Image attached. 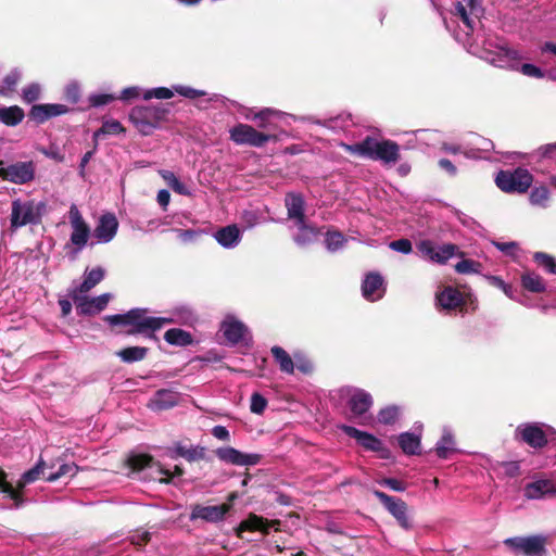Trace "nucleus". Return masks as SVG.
<instances>
[{
	"mask_svg": "<svg viewBox=\"0 0 556 556\" xmlns=\"http://www.w3.org/2000/svg\"><path fill=\"white\" fill-rule=\"evenodd\" d=\"M131 477L143 481L169 483L174 477H181L184 470L175 466L174 471L166 469L160 462L148 454H135L128 458Z\"/></svg>",
	"mask_w": 556,
	"mask_h": 556,
	"instance_id": "f257e3e1",
	"label": "nucleus"
},
{
	"mask_svg": "<svg viewBox=\"0 0 556 556\" xmlns=\"http://www.w3.org/2000/svg\"><path fill=\"white\" fill-rule=\"evenodd\" d=\"M485 60L496 67L520 72L527 77L542 79L546 76V73L534 64H521L520 52L505 43L495 46L493 51H488Z\"/></svg>",
	"mask_w": 556,
	"mask_h": 556,
	"instance_id": "f03ea898",
	"label": "nucleus"
},
{
	"mask_svg": "<svg viewBox=\"0 0 556 556\" xmlns=\"http://www.w3.org/2000/svg\"><path fill=\"white\" fill-rule=\"evenodd\" d=\"M104 320L111 326H129L128 334H146L153 333V324L151 316H148L147 308H132L125 314L108 315Z\"/></svg>",
	"mask_w": 556,
	"mask_h": 556,
	"instance_id": "7ed1b4c3",
	"label": "nucleus"
},
{
	"mask_svg": "<svg viewBox=\"0 0 556 556\" xmlns=\"http://www.w3.org/2000/svg\"><path fill=\"white\" fill-rule=\"evenodd\" d=\"M45 207L43 202L14 200L12 202L11 226L20 228L28 224H38Z\"/></svg>",
	"mask_w": 556,
	"mask_h": 556,
	"instance_id": "20e7f679",
	"label": "nucleus"
},
{
	"mask_svg": "<svg viewBox=\"0 0 556 556\" xmlns=\"http://www.w3.org/2000/svg\"><path fill=\"white\" fill-rule=\"evenodd\" d=\"M495 184L504 192L523 193L532 184V175L525 168L500 170Z\"/></svg>",
	"mask_w": 556,
	"mask_h": 556,
	"instance_id": "39448f33",
	"label": "nucleus"
},
{
	"mask_svg": "<svg viewBox=\"0 0 556 556\" xmlns=\"http://www.w3.org/2000/svg\"><path fill=\"white\" fill-rule=\"evenodd\" d=\"M165 111L157 106H136L129 114V119L144 136L152 134L164 118Z\"/></svg>",
	"mask_w": 556,
	"mask_h": 556,
	"instance_id": "423d86ee",
	"label": "nucleus"
},
{
	"mask_svg": "<svg viewBox=\"0 0 556 556\" xmlns=\"http://www.w3.org/2000/svg\"><path fill=\"white\" fill-rule=\"evenodd\" d=\"M346 396V405L351 417L358 420L361 425H366L367 413L374 404L372 396L364 389L349 387L343 390Z\"/></svg>",
	"mask_w": 556,
	"mask_h": 556,
	"instance_id": "0eeeda50",
	"label": "nucleus"
},
{
	"mask_svg": "<svg viewBox=\"0 0 556 556\" xmlns=\"http://www.w3.org/2000/svg\"><path fill=\"white\" fill-rule=\"evenodd\" d=\"M36 165L33 161H18L7 164L0 161V177L15 185H25L34 180Z\"/></svg>",
	"mask_w": 556,
	"mask_h": 556,
	"instance_id": "6e6552de",
	"label": "nucleus"
},
{
	"mask_svg": "<svg viewBox=\"0 0 556 556\" xmlns=\"http://www.w3.org/2000/svg\"><path fill=\"white\" fill-rule=\"evenodd\" d=\"M229 138L239 146L262 148L275 137L261 132L249 124L239 123L229 129Z\"/></svg>",
	"mask_w": 556,
	"mask_h": 556,
	"instance_id": "1a4fd4ad",
	"label": "nucleus"
},
{
	"mask_svg": "<svg viewBox=\"0 0 556 556\" xmlns=\"http://www.w3.org/2000/svg\"><path fill=\"white\" fill-rule=\"evenodd\" d=\"M166 314L167 315L163 317H151V320L156 321V324H153V332L160 330L165 325L177 324L192 327L198 323L197 313L187 304L175 305L167 311Z\"/></svg>",
	"mask_w": 556,
	"mask_h": 556,
	"instance_id": "9d476101",
	"label": "nucleus"
},
{
	"mask_svg": "<svg viewBox=\"0 0 556 556\" xmlns=\"http://www.w3.org/2000/svg\"><path fill=\"white\" fill-rule=\"evenodd\" d=\"M369 160L380 161L384 164H395L400 160V147L392 140H377L369 136Z\"/></svg>",
	"mask_w": 556,
	"mask_h": 556,
	"instance_id": "9b49d317",
	"label": "nucleus"
},
{
	"mask_svg": "<svg viewBox=\"0 0 556 556\" xmlns=\"http://www.w3.org/2000/svg\"><path fill=\"white\" fill-rule=\"evenodd\" d=\"M68 218L72 227L70 242L75 247L74 253H79L88 242L90 228L75 204L70 207Z\"/></svg>",
	"mask_w": 556,
	"mask_h": 556,
	"instance_id": "f8f14e48",
	"label": "nucleus"
},
{
	"mask_svg": "<svg viewBox=\"0 0 556 556\" xmlns=\"http://www.w3.org/2000/svg\"><path fill=\"white\" fill-rule=\"evenodd\" d=\"M372 494L380 501L384 508L396 519V521L403 529L409 530L412 528V521L407 515L408 507L403 500L390 496L387 493L379 490H372Z\"/></svg>",
	"mask_w": 556,
	"mask_h": 556,
	"instance_id": "ddd939ff",
	"label": "nucleus"
},
{
	"mask_svg": "<svg viewBox=\"0 0 556 556\" xmlns=\"http://www.w3.org/2000/svg\"><path fill=\"white\" fill-rule=\"evenodd\" d=\"M504 544L516 554L540 556L544 552L545 539L541 535L515 536L504 540Z\"/></svg>",
	"mask_w": 556,
	"mask_h": 556,
	"instance_id": "4468645a",
	"label": "nucleus"
},
{
	"mask_svg": "<svg viewBox=\"0 0 556 556\" xmlns=\"http://www.w3.org/2000/svg\"><path fill=\"white\" fill-rule=\"evenodd\" d=\"M515 439L533 448H543L548 440L543 425L538 422L520 424L515 430Z\"/></svg>",
	"mask_w": 556,
	"mask_h": 556,
	"instance_id": "2eb2a0df",
	"label": "nucleus"
},
{
	"mask_svg": "<svg viewBox=\"0 0 556 556\" xmlns=\"http://www.w3.org/2000/svg\"><path fill=\"white\" fill-rule=\"evenodd\" d=\"M220 331L230 345L244 343L249 345L251 336L248 327L232 315L225 317L220 325Z\"/></svg>",
	"mask_w": 556,
	"mask_h": 556,
	"instance_id": "dca6fc26",
	"label": "nucleus"
},
{
	"mask_svg": "<svg viewBox=\"0 0 556 556\" xmlns=\"http://www.w3.org/2000/svg\"><path fill=\"white\" fill-rule=\"evenodd\" d=\"M70 295L76 305V309L79 315H92L103 311L108 306L111 299L110 293H103L99 296L88 298L79 291H73Z\"/></svg>",
	"mask_w": 556,
	"mask_h": 556,
	"instance_id": "f3484780",
	"label": "nucleus"
},
{
	"mask_svg": "<svg viewBox=\"0 0 556 556\" xmlns=\"http://www.w3.org/2000/svg\"><path fill=\"white\" fill-rule=\"evenodd\" d=\"M481 14V7L478 0H460L455 5L454 15L459 17L465 26L466 35H469L476 27V20Z\"/></svg>",
	"mask_w": 556,
	"mask_h": 556,
	"instance_id": "a211bd4d",
	"label": "nucleus"
},
{
	"mask_svg": "<svg viewBox=\"0 0 556 556\" xmlns=\"http://www.w3.org/2000/svg\"><path fill=\"white\" fill-rule=\"evenodd\" d=\"M174 91L177 92L179 96L185 97L187 99H195L199 97H203L206 94L205 91L194 89L192 87L182 86V85H176L173 87V89L166 88V87H156L152 89H148L143 92V99L150 100V99H170L174 96Z\"/></svg>",
	"mask_w": 556,
	"mask_h": 556,
	"instance_id": "6ab92c4d",
	"label": "nucleus"
},
{
	"mask_svg": "<svg viewBox=\"0 0 556 556\" xmlns=\"http://www.w3.org/2000/svg\"><path fill=\"white\" fill-rule=\"evenodd\" d=\"M464 305V296L459 290L446 286L435 292V308L439 312L451 313Z\"/></svg>",
	"mask_w": 556,
	"mask_h": 556,
	"instance_id": "aec40b11",
	"label": "nucleus"
},
{
	"mask_svg": "<svg viewBox=\"0 0 556 556\" xmlns=\"http://www.w3.org/2000/svg\"><path fill=\"white\" fill-rule=\"evenodd\" d=\"M216 456L219 460L236 466H254L261 462V455L256 453H242L239 450L227 446L216 450Z\"/></svg>",
	"mask_w": 556,
	"mask_h": 556,
	"instance_id": "412c9836",
	"label": "nucleus"
},
{
	"mask_svg": "<svg viewBox=\"0 0 556 556\" xmlns=\"http://www.w3.org/2000/svg\"><path fill=\"white\" fill-rule=\"evenodd\" d=\"M386 293V281L381 274L370 271L365 275L362 281V295L370 302L378 301Z\"/></svg>",
	"mask_w": 556,
	"mask_h": 556,
	"instance_id": "4be33fe9",
	"label": "nucleus"
},
{
	"mask_svg": "<svg viewBox=\"0 0 556 556\" xmlns=\"http://www.w3.org/2000/svg\"><path fill=\"white\" fill-rule=\"evenodd\" d=\"M118 222L114 214L106 213L99 218V223L93 230V237L98 243H109L116 236Z\"/></svg>",
	"mask_w": 556,
	"mask_h": 556,
	"instance_id": "5701e85b",
	"label": "nucleus"
},
{
	"mask_svg": "<svg viewBox=\"0 0 556 556\" xmlns=\"http://www.w3.org/2000/svg\"><path fill=\"white\" fill-rule=\"evenodd\" d=\"M230 508L231 504H220L211 506L195 505L192 508L190 518L192 520L202 519L207 522H218L225 518L226 514L230 510Z\"/></svg>",
	"mask_w": 556,
	"mask_h": 556,
	"instance_id": "b1692460",
	"label": "nucleus"
},
{
	"mask_svg": "<svg viewBox=\"0 0 556 556\" xmlns=\"http://www.w3.org/2000/svg\"><path fill=\"white\" fill-rule=\"evenodd\" d=\"M70 109L65 104L60 103H47V104H34L29 111V117L37 124H43L48 119L66 114Z\"/></svg>",
	"mask_w": 556,
	"mask_h": 556,
	"instance_id": "393cba45",
	"label": "nucleus"
},
{
	"mask_svg": "<svg viewBox=\"0 0 556 556\" xmlns=\"http://www.w3.org/2000/svg\"><path fill=\"white\" fill-rule=\"evenodd\" d=\"M340 429L350 438L355 439L356 442L367 451L380 452L383 450L382 441L371 433L348 425H342Z\"/></svg>",
	"mask_w": 556,
	"mask_h": 556,
	"instance_id": "a878e982",
	"label": "nucleus"
},
{
	"mask_svg": "<svg viewBox=\"0 0 556 556\" xmlns=\"http://www.w3.org/2000/svg\"><path fill=\"white\" fill-rule=\"evenodd\" d=\"M523 495L528 500H540L547 496H555L556 485L551 479H536L525 486Z\"/></svg>",
	"mask_w": 556,
	"mask_h": 556,
	"instance_id": "bb28decb",
	"label": "nucleus"
},
{
	"mask_svg": "<svg viewBox=\"0 0 556 556\" xmlns=\"http://www.w3.org/2000/svg\"><path fill=\"white\" fill-rule=\"evenodd\" d=\"M213 237L220 247L228 250L237 248L242 240V233L236 224L218 228Z\"/></svg>",
	"mask_w": 556,
	"mask_h": 556,
	"instance_id": "cd10ccee",
	"label": "nucleus"
},
{
	"mask_svg": "<svg viewBox=\"0 0 556 556\" xmlns=\"http://www.w3.org/2000/svg\"><path fill=\"white\" fill-rule=\"evenodd\" d=\"M285 206L287 208L288 219L293 223L306 219L305 201L300 193H288L285 198Z\"/></svg>",
	"mask_w": 556,
	"mask_h": 556,
	"instance_id": "c85d7f7f",
	"label": "nucleus"
},
{
	"mask_svg": "<svg viewBox=\"0 0 556 556\" xmlns=\"http://www.w3.org/2000/svg\"><path fill=\"white\" fill-rule=\"evenodd\" d=\"M279 525L278 521L267 520L255 514H251L245 520L241 521L238 527V535L241 536L242 531H260L264 534L269 533L270 528Z\"/></svg>",
	"mask_w": 556,
	"mask_h": 556,
	"instance_id": "c756f323",
	"label": "nucleus"
},
{
	"mask_svg": "<svg viewBox=\"0 0 556 556\" xmlns=\"http://www.w3.org/2000/svg\"><path fill=\"white\" fill-rule=\"evenodd\" d=\"M298 232L293 236V241L299 247L312 244L319 235V229L307 223L306 219L294 223Z\"/></svg>",
	"mask_w": 556,
	"mask_h": 556,
	"instance_id": "7c9ffc66",
	"label": "nucleus"
},
{
	"mask_svg": "<svg viewBox=\"0 0 556 556\" xmlns=\"http://www.w3.org/2000/svg\"><path fill=\"white\" fill-rule=\"evenodd\" d=\"M173 455L172 457H182L189 463L198 462L204 459L205 457V447L200 445H186L181 442H176L173 445Z\"/></svg>",
	"mask_w": 556,
	"mask_h": 556,
	"instance_id": "2f4dec72",
	"label": "nucleus"
},
{
	"mask_svg": "<svg viewBox=\"0 0 556 556\" xmlns=\"http://www.w3.org/2000/svg\"><path fill=\"white\" fill-rule=\"evenodd\" d=\"M268 212V208L265 207L264 210L258 207H250L247 210H243L240 214V220L243 225L244 229H252L258 224H264L268 222H277L274 218H268L266 216V213Z\"/></svg>",
	"mask_w": 556,
	"mask_h": 556,
	"instance_id": "473e14b6",
	"label": "nucleus"
},
{
	"mask_svg": "<svg viewBox=\"0 0 556 556\" xmlns=\"http://www.w3.org/2000/svg\"><path fill=\"white\" fill-rule=\"evenodd\" d=\"M303 119L324 126L334 132L345 130L353 123L351 115L345 113L326 119H316L313 116L304 117Z\"/></svg>",
	"mask_w": 556,
	"mask_h": 556,
	"instance_id": "72a5a7b5",
	"label": "nucleus"
},
{
	"mask_svg": "<svg viewBox=\"0 0 556 556\" xmlns=\"http://www.w3.org/2000/svg\"><path fill=\"white\" fill-rule=\"evenodd\" d=\"M179 395L173 390L161 389L155 392L150 402V407L155 410H165L178 404Z\"/></svg>",
	"mask_w": 556,
	"mask_h": 556,
	"instance_id": "f704fd0d",
	"label": "nucleus"
},
{
	"mask_svg": "<svg viewBox=\"0 0 556 556\" xmlns=\"http://www.w3.org/2000/svg\"><path fill=\"white\" fill-rule=\"evenodd\" d=\"M435 454L441 459H446L452 453L456 451V442L452 430L444 427L442 435L435 444Z\"/></svg>",
	"mask_w": 556,
	"mask_h": 556,
	"instance_id": "c9c22d12",
	"label": "nucleus"
},
{
	"mask_svg": "<svg viewBox=\"0 0 556 556\" xmlns=\"http://www.w3.org/2000/svg\"><path fill=\"white\" fill-rule=\"evenodd\" d=\"M105 276V270L101 266L92 269H86L84 273L83 282L74 290L80 293H86L100 283Z\"/></svg>",
	"mask_w": 556,
	"mask_h": 556,
	"instance_id": "e433bc0d",
	"label": "nucleus"
},
{
	"mask_svg": "<svg viewBox=\"0 0 556 556\" xmlns=\"http://www.w3.org/2000/svg\"><path fill=\"white\" fill-rule=\"evenodd\" d=\"M399 445L406 455H419L421 450L420 435L413 432H403L397 438Z\"/></svg>",
	"mask_w": 556,
	"mask_h": 556,
	"instance_id": "4c0bfd02",
	"label": "nucleus"
},
{
	"mask_svg": "<svg viewBox=\"0 0 556 556\" xmlns=\"http://www.w3.org/2000/svg\"><path fill=\"white\" fill-rule=\"evenodd\" d=\"M164 340L175 346H188L193 343V337L189 331L180 328L168 329L164 333Z\"/></svg>",
	"mask_w": 556,
	"mask_h": 556,
	"instance_id": "58836bf2",
	"label": "nucleus"
},
{
	"mask_svg": "<svg viewBox=\"0 0 556 556\" xmlns=\"http://www.w3.org/2000/svg\"><path fill=\"white\" fill-rule=\"evenodd\" d=\"M24 117L23 109L17 105L0 106V122L7 126H16L22 123Z\"/></svg>",
	"mask_w": 556,
	"mask_h": 556,
	"instance_id": "ea45409f",
	"label": "nucleus"
},
{
	"mask_svg": "<svg viewBox=\"0 0 556 556\" xmlns=\"http://www.w3.org/2000/svg\"><path fill=\"white\" fill-rule=\"evenodd\" d=\"M149 349L144 346H129L117 351L115 355L119 357L122 362L131 364L144 359Z\"/></svg>",
	"mask_w": 556,
	"mask_h": 556,
	"instance_id": "a19ab883",
	"label": "nucleus"
},
{
	"mask_svg": "<svg viewBox=\"0 0 556 556\" xmlns=\"http://www.w3.org/2000/svg\"><path fill=\"white\" fill-rule=\"evenodd\" d=\"M521 286L534 293L544 292L546 289V285L542 277L533 271H527L521 275Z\"/></svg>",
	"mask_w": 556,
	"mask_h": 556,
	"instance_id": "79ce46f5",
	"label": "nucleus"
},
{
	"mask_svg": "<svg viewBox=\"0 0 556 556\" xmlns=\"http://www.w3.org/2000/svg\"><path fill=\"white\" fill-rule=\"evenodd\" d=\"M270 351L280 370L286 374H293L295 365L287 351L278 345L273 346Z\"/></svg>",
	"mask_w": 556,
	"mask_h": 556,
	"instance_id": "37998d69",
	"label": "nucleus"
},
{
	"mask_svg": "<svg viewBox=\"0 0 556 556\" xmlns=\"http://www.w3.org/2000/svg\"><path fill=\"white\" fill-rule=\"evenodd\" d=\"M346 241V237L338 230L329 229L325 235V247L331 253L343 249Z\"/></svg>",
	"mask_w": 556,
	"mask_h": 556,
	"instance_id": "c03bdc74",
	"label": "nucleus"
},
{
	"mask_svg": "<svg viewBox=\"0 0 556 556\" xmlns=\"http://www.w3.org/2000/svg\"><path fill=\"white\" fill-rule=\"evenodd\" d=\"M45 467V462L42 459H39L38 463L33 468L23 473L20 481L17 482V489H23L27 484L37 481L40 478V476L43 475Z\"/></svg>",
	"mask_w": 556,
	"mask_h": 556,
	"instance_id": "a18cd8bd",
	"label": "nucleus"
},
{
	"mask_svg": "<svg viewBox=\"0 0 556 556\" xmlns=\"http://www.w3.org/2000/svg\"><path fill=\"white\" fill-rule=\"evenodd\" d=\"M0 493L4 494L5 497L13 501L11 507L18 508L23 504V498L20 493L5 480V473L0 470Z\"/></svg>",
	"mask_w": 556,
	"mask_h": 556,
	"instance_id": "49530a36",
	"label": "nucleus"
},
{
	"mask_svg": "<svg viewBox=\"0 0 556 556\" xmlns=\"http://www.w3.org/2000/svg\"><path fill=\"white\" fill-rule=\"evenodd\" d=\"M369 136H367L365 139H363L361 142L349 144L345 142L339 143V147L342 148L345 152L361 156V157H368V151H369Z\"/></svg>",
	"mask_w": 556,
	"mask_h": 556,
	"instance_id": "de8ad7c7",
	"label": "nucleus"
},
{
	"mask_svg": "<svg viewBox=\"0 0 556 556\" xmlns=\"http://www.w3.org/2000/svg\"><path fill=\"white\" fill-rule=\"evenodd\" d=\"M457 250V245L453 243H445L435 247V253L433 254V263L445 264L450 258H452L456 254Z\"/></svg>",
	"mask_w": 556,
	"mask_h": 556,
	"instance_id": "09e8293b",
	"label": "nucleus"
},
{
	"mask_svg": "<svg viewBox=\"0 0 556 556\" xmlns=\"http://www.w3.org/2000/svg\"><path fill=\"white\" fill-rule=\"evenodd\" d=\"M124 131L125 129L118 121H105L103 122L101 128L93 132V141L98 142L101 135H117Z\"/></svg>",
	"mask_w": 556,
	"mask_h": 556,
	"instance_id": "8fccbe9b",
	"label": "nucleus"
},
{
	"mask_svg": "<svg viewBox=\"0 0 556 556\" xmlns=\"http://www.w3.org/2000/svg\"><path fill=\"white\" fill-rule=\"evenodd\" d=\"M530 202L532 205L547 207L549 202V190L545 186L535 187L530 193Z\"/></svg>",
	"mask_w": 556,
	"mask_h": 556,
	"instance_id": "3c124183",
	"label": "nucleus"
},
{
	"mask_svg": "<svg viewBox=\"0 0 556 556\" xmlns=\"http://www.w3.org/2000/svg\"><path fill=\"white\" fill-rule=\"evenodd\" d=\"M162 178L167 182V185L178 194L189 195L190 191L188 188L179 181L176 175L170 170H161L160 172Z\"/></svg>",
	"mask_w": 556,
	"mask_h": 556,
	"instance_id": "603ef678",
	"label": "nucleus"
},
{
	"mask_svg": "<svg viewBox=\"0 0 556 556\" xmlns=\"http://www.w3.org/2000/svg\"><path fill=\"white\" fill-rule=\"evenodd\" d=\"M78 472V466L74 463L63 464L59 467L55 472H50L46 480L49 482H54L62 477H74Z\"/></svg>",
	"mask_w": 556,
	"mask_h": 556,
	"instance_id": "864d4df0",
	"label": "nucleus"
},
{
	"mask_svg": "<svg viewBox=\"0 0 556 556\" xmlns=\"http://www.w3.org/2000/svg\"><path fill=\"white\" fill-rule=\"evenodd\" d=\"M534 262L544 268L549 274H556V260L554 256L544 253V252H535L533 255Z\"/></svg>",
	"mask_w": 556,
	"mask_h": 556,
	"instance_id": "5fc2aeb1",
	"label": "nucleus"
},
{
	"mask_svg": "<svg viewBox=\"0 0 556 556\" xmlns=\"http://www.w3.org/2000/svg\"><path fill=\"white\" fill-rule=\"evenodd\" d=\"M400 415V408L395 405L387 406L379 410L378 421L383 425H393Z\"/></svg>",
	"mask_w": 556,
	"mask_h": 556,
	"instance_id": "6e6d98bb",
	"label": "nucleus"
},
{
	"mask_svg": "<svg viewBox=\"0 0 556 556\" xmlns=\"http://www.w3.org/2000/svg\"><path fill=\"white\" fill-rule=\"evenodd\" d=\"M41 86L37 83H31L22 89V99L25 103H33L40 98Z\"/></svg>",
	"mask_w": 556,
	"mask_h": 556,
	"instance_id": "4d7b16f0",
	"label": "nucleus"
},
{
	"mask_svg": "<svg viewBox=\"0 0 556 556\" xmlns=\"http://www.w3.org/2000/svg\"><path fill=\"white\" fill-rule=\"evenodd\" d=\"M480 268L481 264L479 262L468 258L462 260L455 265V270L463 275L479 273Z\"/></svg>",
	"mask_w": 556,
	"mask_h": 556,
	"instance_id": "13d9d810",
	"label": "nucleus"
},
{
	"mask_svg": "<svg viewBox=\"0 0 556 556\" xmlns=\"http://www.w3.org/2000/svg\"><path fill=\"white\" fill-rule=\"evenodd\" d=\"M267 407V400L258 392H254L251 396L250 410L253 414L262 415Z\"/></svg>",
	"mask_w": 556,
	"mask_h": 556,
	"instance_id": "bf43d9fd",
	"label": "nucleus"
},
{
	"mask_svg": "<svg viewBox=\"0 0 556 556\" xmlns=\"http://www.w3.org/2000/svg\"><path fill=\"white\" fill-rule=\"evenodd\" d=\"M488 279L492 286L501 289L506 294V296H508L511 300H516L514 288L510 285L506 283L502 278L497 276H490Z\"/></svg>",
	"mask_w": 556,
	"mask_h": 556,
	"instance_id": "052dcab7",
	"label": "nucleus"
},
{
	"mask_svg": "<svg viewBox=\"0 0 556 556\" xmlns=\"http://www.w3.org/2000/svg\"><path fill=\"white\" fill-rule=\"evenodd\" d=\"M435 247L437 245L431 240H421L417 244V250L422 257H426L429 261L433 262L434 261L433 254L435 253Z\"/></svg>",
	"mask_w": 556,
	"mask_h": 556,
	"instance_id": "680f3d73",
	"label": "nucleus"
},
{
	"mask_svg": "<svg viewBox=\"0 0 556 556\" xmlns=\"http://www.w3.org/2000/svg\"><path fill=\"white\" fill-rule=\"evenodd\" d=\"M493 244L497 250H500L505 255L510 256V257H516L517 252L519 251V245L515 241H509V242L494 241Z\"/></svg>",
	"mask_w": 556,
	"mask_h": 556,
	"instance_id": "e2e57ef3",
	"label": "nucleus"
},
{
	"mask_svg": "<svg viewBox=\"0 0 556 556\" xmlns=\"http://www.w3.org/2000/svg\"><path fill=\"white\" fill-rule=\"evenodd\" d=\"M389 247L391 250L402 254H409L413 251V244L410 240L406 238L391 241Z\"/></svg>",
	"mask_w": 556,
	"mask_h": 556,
	"instance_id": "0e129e2a",
	"label": "nucleus"
},
{
	"mask_svg": "<svg viewBox=\"0 0 556 556\" xmlns=\"http://www.w3.org/2000/svg\"><path fill=\"white\" fill-rule=\"evenodd\" d=\"M378 484L396 492H404L406 490V484L395 478H382L378 480Z\"/></svg>",
	"mask_w": 556,
	"mask_h": 556,
	"instance_id": "69168bd1",
	"label": "nucleus"
},
{
	"mask_svg": "<svg viewBox=\"0 0 556 556\" xmlns=\"http://www.w3.org/2000/svg\"><path fill=\"white\" fill-rule=\"evenodd\" d=\"M114 99H115V97L113 94H109V93L91 94L89 97V103L91 106L99 108V106L111 103Z\"/></svg>",
	"mask_w": 556,
	"mask_h": 556,
	"instance_id": "338daca9",
	"label": "nucleus"
},
{
	"mask_svg": "<svg viewBox=\"0 0 556 556\" xmlns=\"http://www.w3.org/2000/svg\"><path fill=\"white\" fill-rule=\"evenodd\" d=\"M141 91H142L141 88L137 87V86L127 87L122 90V92L119 94V99L122 101H129L131 99H137L140 97Z\"/></svg>",
	"mask_w": 556,
	"mask_h": 556,
	"instance_id": "774afa93",
	"label": "nucleus"
}]
</instances>
